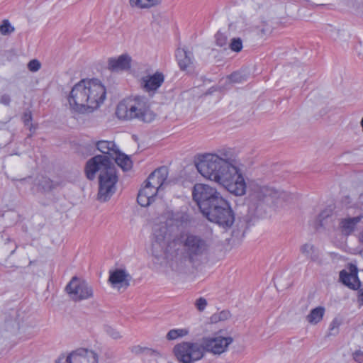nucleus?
<instances>
[{
	"mask_svg": "<svg viewBox=\"0 0 363 363\" xmlns=\"http://www.w3.org/2000/svg\"><path fill=\"white\" fill-rule=\"evenodd\" d=\"M198 172L205 178L222 185L235 196L246 192V183L242 174L235 165L230 151H219V154H207L196 164Z\"/></svg>",
	"mask_w": 363,
	"mask_h": 363,
	"instance_id": "f257e3e1",
	"label": "nucleus"
},
{
	"mask_svg": "<svg viewBox=\"0 0 363 363\" xmlns=\"http://www.w3.org/2000/svg\"><path fill=\"white\" fill-rule=\"evenodd\" d=\"M233 342L230 337L216 335L204 337L199 342H182L176 345L173 352L181 363H194L201 359L206 352L220 354Z\"/></svg>",
	"mask_w": 363,
	"mask_h": 363,
	"instance_id": "f03ea898",
	"label": "nucleus"
},
{
	"mask_svg": "<svg viewBox=\"0 0 363 363\" xmlns=\"http://www.w3.org/2000/svg\"><path fill=\"white\" fill-rule=\"evenodd\" d=\"M106 94V89L99 79H82L72 89L68 102L76 112H92L104 101Z\"/></svg>",
	"mask_w": 363,
	"mask_h": 363,
	"instance_id": "7ed1b4c3",
	"label": "nucleus"
},
{
	"mask_svg": "<svg viewBox=\"0 0 363 363\" xmlns=\"http://www.w3.org/2000/svg\"><path fill=\"white\" fill-rule=\"evenodd\" d=\"M99 173V192L97 199L101 202L108 201L116 191L118 176L114 164L106 155H96L89 160L85 166V174L89 180Z\"/></svg>",
	"mask_w": 363,
	"mask_h": 363,
	"instance_id": "20e7f679",
	"label": "nucleus"
},
{
	"mask_svg": "<svg viewBox=\"0 0 363 363\" xmlns=\"http://www.w3.org/2000/svg\"><path fill=\"white\" fill-rule=\"evenodd\" d=\"M116 114L120 119H137L145 123H150L155 118L148 100L144 96H135L120 102Z\"/></svg>",
	"mask_w": 363,
	"mask_h": 363,
	"instance_id": "39448f33",
	"label": "nucleus"
},
{
	"mask_svg": "<svg viewBox=\"0 0 363 363\" xmlns=\"http://www.w3.org/2000/svg\"><path fill=\"white\" fill-rule=\"evenodd\" d=\"M211 222L223 228L232 226L235 221V214L229 202L223 197L203 214Z\"/></svg>",
	"mask_w": 363,
	"mask_h": 363,
	"instance_id": "423d86ee",
	"label": "nucleus"
},
{
	"mask_svg": "<svg viewBox=\"0 0 363 363\" xmlns=\"http://www.w3.org/2000/svg\"><path fill=\"white\" fill-rule=\"evenodd\" d=\"M192 196L202 214L209 210L218 199L223 198L215 188L204 184H195L192 191Z\"/></svg>",
	"mask_w": 363,
	"mask_h": 363,
	"instance_id": "0eeeda50",
	"label": "nucleus"
},
{
	"mask_svg": "<svg viewBox=\"0 0 363 363\" xmlns=\"http://www.w3.org/2000/svg\"><path fill=\"white\" fill-rule=\"evenodd\" d=\"M208 241L198 235H188L184 242L186 257L190 262L200 260L209 250Z\"/></svg>",
	"mask_w": 363,
	"mask_h": 363,
	"instance_id": "6e6552de",
	"label": "nucleus"
},
{
	"mask_svg": "<svg viewBox=\"0 0 363 363\" xmlns=\"http://www.w3.org/2000/svg\"><path fill=\"white\" fill-rule=\"evenodd\" d=\"M66 291L74 301H81L94 296L91 285L77 277L72 278L65 288Z\"/></svg>",
	"mask_w": 363,
	"mask_h": 363,
	"instance_id": "1a4fd4ad",
	"label": "nucleus"
},
{
	"mask_svg": "<svg viewBox=\"0 0 363 363\" xmlns=\"http://www.w3.org/2000/svg\"><path fill=\"white\" fill-rule=\"evenodd\" d=\"M283 194L273 186L262 185L257 183L251 186V196L253 199L267 203H274Z\"/></svg>",
	"mask_w": 363,
	"mask_h": 363,
	"instance_id": "9d476101",
	"label": "nucleus"
},
{
	"mask_svg": "<svg viewBox=\"0 0 363 363\" xmlns=\"http://www.w3.org/2000/svg\"><path fill=\"white\" fill-rule=\"evenodd\" d=\"M56 363H98V356L92 350L80 348L66 357H60Z\"/></svg>",
	"mask_w": 363,
	"mask_h": 363,
	"instance_id": "9b49d317",
	"label": "nucleus"
},
{
	"mask_svg": "<svg viewBox=\"0 0 363 363\" xmlns=\"http://www.w3.org/2000/svg\"><path fill=\"white\" fill-rule=\"evenodd\" d=\"M348 269L349 272L345 269L340 272V280L348 288L356 290L361 286V281L357 276V267L354 264H350Z\"/></svg>",
	"mask_w": 363,
	"mask_h": 363,
	"instance_id": "f8f14e48",
	"label": "nucleus"
},
{
	"mask_svg": "<svg viewBox=\"0 0 363 363\" xmlns=\"http://www.w3.org/2000/svg\"><path fill=\"white\" fill-rule=\"evenodd\" d=\"M130 275L125 270L116 269L109 271L108 281L113 287L127 288L130 285Z\"/></svg>",
	"mask_w": 363,
	"mask_h": 363,
	"instance_id": "ddd939ff",
	"label": "nucleus"
},
{
	"mask_svg": "<svg viewBox=\"0 0 363 363\" xmlns=\"http://www.w3.org/2000/svg\"><path fill=\"white\" fill-rule=\"evenodd\" d=\"M168 177V169L166 167H161L152 172L147 179V183L158 190L165 183Z\"/></svg>",
	"mask_w": 363,
	"mask_h": 363,
	"instance_id": "4468645a",
	"label": "nucleus"
},
{
	"mask_svg": "<svg viewBox=\"0 0 363 363\" xmlns=\"http://www.w3.org/2000/svg\"><path fill=\"white\" fill-rule=\"evenodd\" d=\"M189 220V216L186 213L176 212L169 215L166 223L172 232H174L175 230L185 226Z\"/></svg>",
	"mask_w": 363,
	"mask_h": 363,
	"instance_id": "2eb2a0df",
	"label": "nucleus"
},
{
	"mask_svg": "<svg viewBox=\"0 0 363 363\" xmlns=\"http://www.w3.org/2000/svg\"><path fill=\"white\" fill-rule=\"evenodd\" d=\"M164 80V75L156 72L153 75L143 77L142 86L146 91H155L162 84Z\"/></svg>",
	"mask_w": 363,
	"mask_h": 363,
	"instance_id": "dca6fc26",
	"label": "nucleus"
},
{
	"mask_svg": "<svg viewBox=\"0 0 363 363\" xmlns=\"http://www.w3.org/2000/svg\"><path fill=\"white\" fill-rule=\"evenodd\" d=\"M131 58L126 54L121 55L118 58L108 60V69L113 72L128 69L130 67Z\"/></svg>",
	"mask_w": 363,
	"mask_h": 363,
	"instance_id": "f3484780",
	"label": "nucleus"
},
{
	"mask_svg": "<svg viewBox=\"0 0 363 363\" xmlns=\"http://www.w3.org/2000/svg\"><path fill=\"white\" fill-rule=\"evenodd\" d=\"M362 218V216H357L341 219L339 226L342 233L347 236L351 235Z\"/></svg>",
	"mask_w": 363,
	"mask_h": 363,
	"instance_id": "a211bd4d",
	"label": "nucleus"
},
{
	"mask_svg": "<svg viewBox=\"0 0 363 363\" xmlns=\"http://www.w3.org/2000/svg\"><path fill=\"white\" fill-rule=\"evenodd\" d=\"M176 57L179 68L182 70H186L194 62V56L191 52L188 51L185 48H179L176 52Z\"/></svg>",
	"mask_w": 363,
	"mask_h": 363,
	"instance_id": "6ab92c4d",
	"label": "nucleus"
},
{
	"mask_svg": "<svg viewBox=\"0 0 363 363\" xmlns=\"http://www.w3.org/2000/svg\"><path fill=\"white\" fill-rule=\"evenodd\" d=\"M171 233H172V230L169 228L167 223L164 224L155 225L153 228V238L155 242L159 245H161L162 242H164L167 235Z\"/></svg>",
	"mask_w": 363,
	"mask_h": 363,
	"instance_id": "aec40b11",
	"label": "nucleus"
},
{
	"mask_svg": "<svg viewBox=\"0 0 363 363\" xmlns=\"http://www.w3.org/2000/svg\"><path fill=\"white\" fill-rule=\"evenodd\" d=\"M96 147L98 150L101 152L104 155H108L110 157H113V155L118 150L115 143L112 141L101 140L96 143Z\"/></svg>",
	"mask_w": 363,
	"mask_h": 363,
	"instance_id": "412c9836",
	"label": "nucleus"
},
{
	"mask_svg": "<svg viewBox=\"0 0 363 363\" xmlns=\"http://www.w3.org/2000/svg\"><path fill=\"white\" fill-rule=\"evenodd\" d=\"M112 159L114 160L116 163L124 171L129 170L132 167V162L129 157L121 152L119 150L116 152Z\"/></svg>",
	"mask_w": 363,
	"mask_h": 363,
	"instance_id": "4be33fe9",
	"label": "nucleus"
},
{
	"mask_svg": "<svg viewBox=\"0 0 363 363\" xmlns=\"http://www.w3.org/2000/svg\"><path fill=\"white\" fill-rule=\"evenodd\" d=\"M324 313L325 308L323 307H316L311 311L310 313L306 316V320L311 324H316L322 320Z\"/></svg>",
	"mask_w": 363,
	"mask_h": 363,
	"instance_id": "5701e85b",
	"label": "nucleus"
},
{
	"mask_svg": "<svg viewBox=\"0 0 363 363\" xmlns=\"http://www.w3.org/2000/svg\"><path fill=\"white\" fill-rule=\"evenodd\" d=\"M162 0H130V5L138 9H149L161 3Z\"/></svg>",
	"mask_w": 363,
	"mask_h": 363,
	"instance_id": "b1692460",
	"label": "nucleus"
},
{
	"mask_svg": "<svg viewBox=\"0 0 363 363\" xmlns=\"http://www.w3.org/2000/svg\"><path fill=\"white\" fill-rule=\"evenodd\" d=\"M300 250L303 255L311 260H315L318 258L316 250L311 244L306 243L303 245Z\"/></svg>",
	"mask_w": 363,
	"mask_h": 363,
	"instance_id": "393cba45",
	"label": "nucleus"
},
{
	"mask_svg": "<svg viewBox=\"0 0 363 363\" xmlns=\"http://www.w3.org/2000/svg\"><path fill=\"white\" fill-rule=\"evenodd\" d=\"M188 333L189 330L186 329H172L167 333V338L169 340H173L178 337H184Z\"/></svg>",
	"mask_w": 363,
	"mask_h": 363,
	"instance_id": "a878e982",
	"label": "nucleus"
},
{
	"mask_svg": "<svg viewBox=\"0 0 363 363\" xmlns=\"http://www.w3.org/2000/svg\"><path fill=\"white\" fill-rule=\"evenodd\" d=\"M158 189L155 187L150 186L149 184L146 183V185L144 188L140 190V192L143 193L149 196L152 200L155 201V197L157 196Z\"/></svg>",
	"mask_w": 363,
	"mask_h": 363,
	"instance_id": "bb28decb",
	"label": "nucleus"
},
{
	"mask_svg": "<svg viewBox=\"0 0 363 363\" xmlns=\"http://www.w3.org/2000/svg\"><path fill=\"white\" fill-rule=\"evenodd\" d=\"M228 78L233 83H242L247 80V75L242 72H235Z\"/></svg>",
	"mask_w": 363,
	"mask_h": 363,
	"instance_id": "cd10ccee",
	"label": "nucleus"
},
{
	"mask_svg": "<svg viewBox=\"0 0 363 363\" xmlns=\"http://www.w3.org/2000/svg\"><path fill=\"white\" fill-rule=\"evenodd\" d=\"M32 119L33 117L31 111L29 110L26 111L23 114L22 120L24 125L26 126H28L30 131H33V130L35 129L34 125L31 123Z\"/></svg>",
	"mask_w": 363,
	"mask_h": 363,
	"instance_id": "c85d7f7f",
	"label": "nucleus"
},
{
	"mask_svg": "<svg viewBox=\"0 0 363 363\" xmlns=\"http://www.w3.org/2000/svg\"><path fill=\"white\" fill-rule=\"evenodd\" d=\"M137 201L138 204L140 205L141 206L146 207L150 205L154 201L149 198L148 196L143 194V193L139 191L137 198Z\"/></svg>",
	"mask_w": 363,
	"mask_h": 363,
	"instance_id": "c756f323",
	"label": "nucleus"
},
{
	"mask_svg": "<svg viewBox=\"0 0 363 363\" xmlns=\"http://www.w3.org/2000/svg\"><path fill=\"white\" fill-rule=\"evenodd\" d=\"M230 316V313L228 311H222L218 313L213 314L211 318V322H218L227 320Z\"/></svg>",
	"mask_w": 363,
	"mask_h": 363,
	"instance_id": "7c9ffc66",
	"label": "nucleus"
},
{
	"mask_svg": "<svg viewBox=\"0 0 363 363\" xmlns=\"http://www.w3.org/2000/svg\"><path fill=\"white\" fill-rule=\"evenodd\" d=\"M14 30V28L11 26L8 20H4L2 24L0 25V33L2 35L10 34Z\"/></svg>",
	"mask_w": 363,
	"mask_h": 363,
	"instance_id": "2f4dec72",
	"label": "nucleus"
},
{
	"mask_svg": "<svg viewBox=\"0 0 363 363\" xmlns=\"http://www.w3.org/2000/svg\"><path fill=\"white\" fill-rule=\"evenodd\" d=\"M39 186L44 191H50L54 188V184L52 181L50 179L44 178L40 181Z\"/></svg>",
	"mask_w": 363,
	"mask_h": 363,
	"instance_id": "473e14b6",
	"label": "nucleus"
},
{
	"mask_svg": "<svg viewBox=\"0 0 363 363\" xmlns=\"http://www.w3.org/2000/svg\"><path fill=\"white\" fill-rule=\"evenodd\" d=\"M229 47L231 49V50L234 52H240L242 48V40L240 38H233L229 45Z\"/></svg>",
	"mask_w": 363,
	"mask_h": 363,
	"instance_id": "72a5a7b5",
	"label": "nucleus"
},
{
	"mask_svg": "<svg viewBox=\"0 0 363 363\" xmlns=\"http://www.w3.org/2000/svg\"><path fill=\"white\" fill-rule=\"evenodd\" d=\"M215 40L216 45L219 47H225L227 45V37L220 31L215 35Z\"/></svg>",
	"mask_w": 363,
	"mask_h": 363,
	"instance_id": "f704fd0d",
	"label": "nucleus"
},
{
	"mask_svg": "<svg viewBox=\"0 0 363 363\" xmlns=\"http://www.w3.org/2000/svg\"><path fill=\"white\" fill-rule=\"evenodd\" d=\"M257 28L259 29V30L263 33L266 34L267 33L271 32L272 26L269 23V20H262L261 25H257Z\"/></svg>",
	"mask_w": 363,
	"mask_h": 363,
	"instance_id": "c9c22d12",
	"label": "nucleus"
},
{
	"mask_svg": "<svg viewBox=\"0 0 363 363\" xmlns=\"http://www.w3.org/2000/svg\"><path fill=\"white\" fill-rule=\"evenodd\" d=\"M340 320L337 318H335L330 323L329 326L330 335H335L338 333L339 326L340 325Z\"/></svg>",
	"mask_w": 363,
	"mask_h": 363,
	"instance_id": "e433bc0d",
	"label": "nucleus"
},
{
	"mask_svg": "<svg viewBox=\"0 0 363 363\" xmlns=\"http://www.w3.org/2000/svg\"><path fill=\"white\" fill-rule=\"evenodd\" d=\"M105 330L106 333L113 339H119L121 337L120 332L111 326H106Z\"/></svg>",
	"mask_w": 363,
	"mask_h": 363,
	"instance_id": "4c0bfd02",
	"label": "nucleus"
},
{
	"mask_svg": "<svg viewBox=\"0 0 363 363\" xmlns=\"http://www.w3.org/2000/svg\"><path fill=\"white\" fill-rule=\"evenodd\" d=\"M148 352L147 347L140 345H135L130 347V352L135 355H143L144 352Z\"/></svg>",
	"mask_w": 363,
	"mask_h": 363,
	"instance_id": "58836bf2",
	"label": "nucleus"
},
{
	"mask_svg": "<svg viewBox=\"0 0 363 363\" xmlns=\"http://www.w3.org/2000/svg\"><path fill=\"white\" fill-rule=\"evenodd\" d=\"M28 67L29 70L32 72H36L40 68V63L37 60H32L28 64Z\"/></svg>",
	"mask_w": 363,
	"mask_h": 363,
	"instance_id": "ea45409f",
	"label": "nucleus"
},
{
	"mask_svg": "<svg viewBox=\"0 0 363 363\" xmlns=\"http://www.w3.org/2000/svg\"><path fill=\"white\" fill-rule=\"evenodd\" d=\"M207 305V301L204 298H199L196 301V306L197 309L200 311H202L205 309L206 306Z\"/></svg>",
	"mask_w": 363,
	"mask_h": 363,
	"instance_id": "a19ab883",
	"label": "nucleus"
},
{
	"mask_svg": "<svg viewBox=\"0 0 363 363\" xmlns=\"http://www.w3.org/2000/svg\"><path fill=\"white\" fill-rule=\"evenodd\" d=\"M147 350L148 352H144V354L143 355V357H155V358H157V357H160V354L159 352H157V350H155L153 349H151V348H149L147 347Z\"/></svg>",
	"mask_w": 363,
	"mask_h": 363,
	"instance_id": "79ce46f5",
	"label": "nucleus"
},
{
	"mask_svg": "<svg viewBox=\"0 0 363 363\" xmlns=\"http://www.w3.org/2000/svg\"><path fill=\"white\" fill-rule=\"evenodd\" d=\"M353 358L357 362H362L363 361V352L361 350H357L353 353Z\"/></svg>",
	"mask_w": 363,
	"mask_h": 363,
	"instance_id": "37998d69",
	"label": "nucleus"
},
{
	"mask_svg": "<svg viewBox=\"0 0 363 363\" xmlns=\"http://www.w3.org/2000/svg\"><path fill=\"white\" fill-rule=\"evenodd\" d=\"M10 102H11V98H10L9 95L3 94L1 96V99H0L1 104H4L5 106H9L10 104Z\"/></svg>",
	"mask_w": 363,
	"mask_h": 363,
	"instance_id": "c03bdc74",
	"label": "nucleus"
},
{
	"mask_svg": "<svg viewBox=\"0 0 363 363\" xmlns=\"http://www.w3.org/2000/svg\"><path fill=\"white\" fill-rule=\"evenodd\" d=\"M358 303H359L360 305H363V289H360V287L358 289Z\"/></svg>",
	"mask_w": 363,
	"mask_h": 363,
	"instance_id": "a18cd8bd",
	"label": "nucleus"
},
{
	"mask_svg": "<svg viewBox=\"0 0 363 363\" xmlns=\"http://www.w3.org/2000/svg\"><path fill=\"white\" fill-rule=\"evenodd\" d=\"M359 241L363 243V230L362 233L359 235Z\"/></svg>",
	"mask_w": 363,
	"mask_h": 363,
	"instance_id": "49530a36",
	"label": "nucleus"
},
{
	"mask_svg": "<svg viewBox=\"0 0 363 363\" xmlns=\"http://www.w3.org/2000/svg\"><path fill=\"white\" fill-rule=\"evenodd\" d=\"M26 178H23V179H21L19 181L21 182H24L25 181H26Z\"/></svg>",
	"mask_w": 363,
	"mask_h": 363,
	"instance_id": "de8ad7c7",
	"label": "nucleus"
},
{
	"mask_svg": "<svg viewBox=\"0 0 363 363\" xmlns=\"http://www.w3.org/2000/svg\"><path fill=\"white\" fill-rule=\"evenodd\" d=\"M15 250H12L11 252V255L13 254Z\"/></svg>",
	"mask_w": 363,
	"mask_h": 363,
	"instance_id": "09e8293b",
	"label": "nucleus"
}]
</instances>
